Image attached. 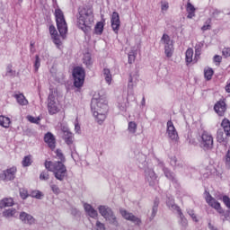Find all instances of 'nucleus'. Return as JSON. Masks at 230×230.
I'll list each match as a JSON object with an SVG mask.
<instances>
[{"mask_svg":"<svg viewBox=\"0 0 230 230\" xmlns=\"http://www.w3.org/2000/svg\"><path fill=\"white\" fill-rule=\"evenodd\" d=\"M94 23V13L91 5L78 8L77 26L86 35H91V28Z\"/></svg>","mask_w":230,"mask_h":230,"instance_id":"1","label":"nucleus"},{"mask_svg":"<svg viewBox=\"0 0 230 230\" xmlns=\"http://www.w3.org/2000/svg\"><path fill=\"white\" fill-rule=\"evenodd\" d=\"M91 107L97 123L102 125L107 118V112H109L107 100H105V97L101 96L100 93H95L92 99Z\"/></svg>","mask_w":230,"mask_h":230,"instance_id":"2","label":"nucleus"},{"mask_svg":"<svg viewBox=\"0 0 230 230\" xmlns=\"http://www.w3.org/2000/svg\"><path fill=\"white\" fill-rule=\"evenodd\" d=\"M45 168L51 172L57 181H60V182L67 179V167L62 162L46 161Z\"/></svg>","mask_w":230,"mask_h":230,"instance_id":"3","label":"nucleus"},{"mask_svg":"<svg viewBox=\"0 0 230 230\" xmlns=\"http://www.w3.org/2000/svg\"><path fill=\"white\" fill-rule=\"evenodd\" d=\"M137 78L139 75L137 74H130L128 77V99H123L122 101L119 102L118 107L119 111L122 112H127V107H128V100L131 98V102L136 100L134 96V87L137 85Z\"/></svg>","mask_w":230,"mask_h":230,"instance_id":"4","label":"nucleus"},{"mask_svg":"<svg viewBox=\"0 0 230 230\" xmlns=\"http://www.w3.org/2000/svg\"><path fill=\"white\" fill-rule=\"evenodd\" d=\"M54 15L59 35L62 37V39H66V35L67 34V22H66L64 12H62V9L57 8Z\"/></svg>","mask_w":230,"mask_h":230,"instance_id":"5","label":"nucleus"},{"mask_svg":"<svg viewBox=\"0 0 230 230\" xmlns=\"http://www.w3.org/2000/svg\"><path fill=\"white\" fill-rule=\"evenodd\" d=\"M199 143L200 148L204 150V152H209V150H213L214 146V140H213V135L209 133L208 131H203L198 139Z\"/></svg>","mask_w":230,"mask_h":230,"instance_id":"6","label":"nucleus"},{"mask_svg":"<svg viewBox=\"0 0 230 230\" xmlns=\"http://www.w3.org/2000/svg\"><path fill=\"white\" fill-rule=\"evenodd\" d=\"M99 213L109 222V224H111L112 226H115V227H118V218L114 215V212H112V208H109L108 206L101 205L98 207Z\"/></svg>","mask_w":230,"mask_h":230,"instance_id":"7","label":"nucleus"},{"mask_svg":"<svg viewBox=\"0 0 230 230\" xmlns=\"http://www.w3.org/2000/svg\"><path fill=\"white\" fill-rule=\"evenodd\" d=\"M74 85L80 89L85 82V70L82 66H76L73 70Z\"/></svg>","mask_w":230,"mask_h":230,"instance_id":"8","label":"nucleus"},{"mask_svg":"<svg viewBox=\"0 0 230 230\" xmlns=\"http://www.w3.org/2000/svg\"><path fill=\"white\" fill-rule=\"evenodd\" d=\"M162 44H164V54L168 58H172L173 55V43L168 34H164L161 39Z\"/></svg>","mask_w":230,"mask_h":230,"instance_id":"9","label":"nucleus"},{"mask_svg":"<svg viewBox=\"0 0 230 230\" xmlns=\"http://www.w3.org/2000/svg\"><path fill=\"white\" fill-rule=\"evenodd\" d=\"M166 134L169 139L173 141V143H177V141H179V133L177 132V129L175 128V126H173V122L172 120L167 121Z\"/></svg>","mask_w":230,"mask_h":230,"instance_id":"10","label":"nucleus"},{"mask_svg":"<svg viewBox=\"0 0 230 230\" xmlns=\"http://www.w3.org/2000/svg\"><path fill=\"white\" fill-rule=\"evenodd\" d=\"M205 199H206L207 204H208L210 208H213L214 209H216V211H217V213L219 214L224 213V208H222V207L220 206V202L215 199V198H213L211 194H209V192H206Z\"/></svg>","mask_w":230,"mask_h":230,"instance_id":"11","label":"nucleus"},{"mask_svg":"<svg viewBox=\"0 0 230 230\" xmlns=\"http://www.w3.org/2000/svg\"><path fill=\"white\" fill-rule=\"evenodd\" d=\"M17 173V167L13 166L6 170H4L2 172V181L8 182L9 181H13Z\"/></svg>","mask_w":230,"mask_h":230,"instance_id":"12","label":"nucleus"},{"mask_svg":"<svg viewBox=\"0 0 230 230\" xmlns=\"http://www.w3.org/2000/svg\"><path fill=\"white\" fill-rule=\"evenodd\" d=\"M120 215L125 218V220H128L129 222H132V224H135V226H141V218L134 216V214L121 208Z\"/></svg>","mask_w":230,"mask_h":230,"instance_id":"13","label":"nucleus"},{"mask_svg":"<svg viewBox=\"0 0 230 230\" xmlns=\"http://www.w3.org/2000/svg\"><path fill=\"white\" fill-rule=\"evenodd\" d=\"M19 219L22 224H26L27 226H33L36 224L37 219L31 214H28L24 211H22L19 215Z\"/></svg>","mask_w":230,"mask_h":230,"instance_id":"14","label":"nucleus"},{"mask_svg":"<svg viewBox=\"0 0 230 230\" xmlns=\"http://www.w3.org/2000/svg\"><path fill=\"white\" fill-rule=\"evenodd\" d=\"M146 181L149 183L150 186H155L157 184V175L152 168H146L145 170Z\"/></svg>","mask_w":230,"mask_h":230,"instance_id":"15","label":"nucleus"},{"mask_svg":"<svg viewBox=\"0 0 230 230\" xmlns=\"http://www.w3.org/2000/svg\"><path fill=\"white\" fill-rule=\"evenodd\" d=\"M146 181L149 183L150 186H155L157 184V175L152 168H146L145 170Z\"/></svg>","mask_w":230,"mask_h":230,"instance_id":"16","label":"nucleus"},{"mask_svg":"<svg viewBox=\"0 0 230 230\" xmlns=\"http://www.w3.org/2000/svg\"><path fill=\"white\" fill-rule=\"evenodd\" d=\"M111 22L114 33H118V31H119V26H121V21H119V13H118V12L112 13Z\"/></svg>","mask_w":230,"mask_h":230,"instance_id":"17","label":"nucleus"},{"mask_svg":"<svg viewBox=\"0 0 230 230\" xmlns=\"http://www.w3.org/2000/svg\"><path fill=\"white\" fill-rule=\"evenodd\" d=\"M48 111L49 114H57L58 112V107H57V102H55V95L50 93L49 95Z\"/></svg>","mask_w":230,"mask_h":230,"instance_id":"18","label":"nucleus"},{"mask_svg":"<svg viewBox=\"0 0 230 230\" xmlns=\"http://www.w3.org/2000/svg\"><path fill=\"white\" fill-rule=\"evenodd\" d=\"M214 111L218 116H224V114H226V111H227V104H226V101H217L214 105Z\"/></svg>","mask_w":230,"mask_h":230,"instance_id":"19","label":"nucleus"},{"mask_svg":"<svg viewBox=\"0 0 230 230\" xmlns=\"http://www.w3.org/2000/svg\"><path fill=\"white\" fill-rule=\"evenodd\" d=\"M62 132L65 143H66L68 146L73 145V140L75 139V137H73V133L69 130V128L63 127Z\"/></svg>","mask_w":230,"mask_h":230,"instance_id":"20","label":"nucleus"},{"mask_svg":"<svg viewBox=\"0 0 230 230\" xmlns=\"http://www.w3.org/2000/svg\"><path fill=\"white\" fill-rule=\"evenodd\" d=\"M44 141L47 143L48 146L50 147L51 150H55L56 140L55 136L51 132H48L44 136Z\"/></svg>","mask_w":230,"mask_h":230,"instance_id":"21","label":"nucleus"},{"mask_svg":"<svg viewBox=\"0 0 230 230\" xmlns=\"http://www.w3.org/2000/svg\"><path fill=\"white\" fill-rule=\"evenodd\" d=\"M84 209L88 217L91 218H96L98 217V211L93 208L91 204L84 203Z\"/></svg>","mask_w":230,"mask_h":230,"instance_id":"22","label":"nucleus"},{"mask_svg":"<svg viewBox=\"0 0 230 230\" xmlns=\"http://www.w3.org/2000/svg\"><path fill=\"white\" fill-rule=\"evenodd\" d=\"M2 216L4 217V218H13L17 217V209L13 208L4 209L2 212Z\"/></svg>","mask_w":230,"mask_h":230,"instance_id":"23","label":"nucleus"},{"mask_svg":"<svg viewBox=\"0 0 230 230\" xmlns=\"http://www.w3.org/2000/svg\"><path fill=\"white\" fill-rule=\"evenodd\" d=\"M13 206V199L12 198H4L0 200V209H4V208H12Z\"/></svg>","mask_w":230,"mask_h":230,"instance_id":"24","label":"nucleus"},{"mask_svg":"<svg viewBox=\"0 0 230 230\" xmlns=\"http://www.w3.org/2000/svg\"><path fill=\"white\" fill-rule=\"evenodd\" d=\"M13 98H15L17 103L19 105L24 106L28 105V101L26 100V97L22 93H15L13 95Z\"/></svg>","mask_w":230,"mask_h":230,"instance_id":"25","label":"nucleus"},{"mask_svg":"<svg viewBox=\"0 0 230 230\" xmlns=\"http://www.w3.org/2000/svg\"><path fill=\"white\" fill-rule=\"evenodd\" d=\"M163 172L166 179H168L169 181H172V182H177V178H175V173L170 171V169L164 167Z\"/></svg>","mask_w":230,"mask_h":230,"instance_id":"26","label":"nucleus"},{"mask_svg":"<svg viewBox=\"0 0 230 230\" xmlns=\"http://www.w3.org/2000/svg\"><path fill=\"white\" fill-rule=\"evenodd\" d=\"M221 127L224 129V132L226 133V136L227 137H230V121L227 119H224L221 123Z\"/></svg>","mask_w":230,"mask_h":230,"instance_id":"27","label":"nucleus"},{"mask_svg":"<svg viewBox=\"0 0 230 230\" xmlns=\"http://www.w3.org/2000/svg\"><path fill=\"white\" fill-rule=\"evenodd\" d=\"M179 215V224L183 227V229H186L188 227V219L184 217V214H182L181 210H179L178 212Z\"/></svg>","mask_w":230,"mask_h":230,"instance_id":"28","label":"nucleus"},{"mask_svg":"<svg viewBox=\"0 0 230 230\" xmlns=\"http://www.w3.org/2000/svg\"><path fill=\"white\" fill-rule=\"evenodd\" d=\"M186 10L188 13L187 18L193 19V17H195V6H193V4H191V3L189 2L187 4Z\"/></svg>","mask_w":230,"mask_h":230,"instance_id":"29","label":"nucleus"},{"mask_svg":"<svg viewBox=\"0 0 230 230\" xmlns=\"http://www.w3.org/2000/svg\"><path fill=\"white\" fill-rule=\"evenodd\" d=\"M12 121L10 120V118L4 117L3 115L0 116V126L4 127V128H8L10 127V124Z\"/></svg>","mask_w":230,"mask_h":230,"instance_id":"30","label":"nucleus"},{"mask_svg":"<svg viewBox=\"0 0 230 230\" xmlns=\"http://www.w3.org/2000/svg\"><path fill=\"white\" fill-rule=\"evenodd\" d=\"M185 60L187 66L193 62V49H188L185 52Z\"/></svg>","mask_w":230,"mask_h":230,"instance_id":"31","label":"nucleus"},{"mask_svg":"<svg viewBox=\"0 0 230 230\" xmlns=\"http://www.w3.org/2000/svg\"><path fill=\"white\" fill-rule=\"evenodd\" d=\"M103 76L106 83H108L109 85L112 83V75H111V70L109 68L103 69Z\"/></svg>","mask_w":230,"mask_h":230,"instance_id":"32","label":"nucleus"},{"mask_svg":"<svg viewBox=\"0 0 230 230\" xmlns=\"http://www.w3.org/2000/svg\"><path fill=\"white\" fill-rule=\"evenodd\" d=\"M32 163H33V160H32V157L31 155L24 156L22 161V164L23 168L31 166Z\"/></svg>","mask_w":230,"mask_h":230,"instance_id":"33","label":"nucleus"},{"mask_svg":"<svg viewBox=\"0 0 230 230\" xmlns=\"http://www.w3.org/2000/svg\"><path fill=\"white\" fill-rule=\"evenodd\" d=\"M167 206L169 209H172V211H177V213L181 211V208H179V206L175 204V201H173V199H169V200L167 201Z\"/></svg>","mask_w":230,"mask_h":230,"instance_id":"34","label":"nucleus"},{"mask_svg":"<svg viewBox=\"0 0 230 230\" xmlns=\"http://www.w3.org/2000/svg\"><path fill=\"white\" fill-rule=\"evenodd\" d=\"M158 208H159V199H155L154 201L153 208H152L151 219L155 218V215H157Z\"/></svg>","mask_w":230,"mask_h":230,"instance_id":"35","label":"nucleus"},{"mask_svg":"<svg viewBox=\"0 0 230 230\" xmlns=\"http://www.w3.org/2000/svg\"><path fill=\"white\" fill-rule=\"evenodd\" d=\"M128 130L129 134H136L137 132V124L135 121L128 122Z\"/></svg>","mask_w":230,"mask_h":230,"instance_id":"36","label":"nucleus"},{"mask_svg":"<svg viewBox=\"0 0 230 230\" xmlns=\"http://www.w3.org/2000/svg\"><path fill=\"white\" fill-rule=\"evenodd\" d=\"M217 143H226V136L224 135V130L218 129L217 133Z\"/></svg>","mask_w":230,"mask_h":230,"instance_id":"37","label":"nucleus"},{"mask_svg":"<svg viewBox=\"0 0 230 230\" xmlns=\"http://www.w3.org/2000/svg\"><path fill=\"white\" fill-rule=\"evenodd\" d=\"M56 155L59 161H55L54 163H62L63 164L66 163V156H64V154H62V150L57 149Z\"/></svg>","mask_w":230,"mask_h":230,"instance_id":"38","label":"nucleus"},{"mask_svg":"<svg viewBox=\"0 0 230 230\" xmlns=\"http://www.w3.org/2000/svg\"><path fill=\"white\" fill-rule=\"evenodd\" d=\"M94 33L96 35H102L103 33V22H99L96 23L94 28Z\"/></svg>","mask_w":230,"mask_h":230,"instance_id":"39","label":"nucleus"},{"mask_svg":"<svg viewBox=\"0 0 230 230\" xmlns=\"http://www.w3.org/2000/svg\"><path fill=\"white\" fill-rule=\"evenodd\" d=\"M214 71L213 68H205L204 69V76L206 78V80H211V78H213V75H214Z\"/></svg>","mask_w":230,"mask_h":230,"instance_id":"40","label":"nucleus"},{"mask_svg":"<svg viewBox=\"0 0 230 230\" xmlns=\"http://www.w3.org/2000/svg\"><path fill=\"white\" fill-rule=\"evenodd\" d=\"M202 48H204V43L199 42V43L196 44V46H195V57H200Z\"/></svg>","mask_w":230,"mask_h":230,"instance_id":"41","label":"nucleus"},{"mask_svg":"<svg viewBox=\"0 0 230 230\" xmlns=\"http://www.w3.org/2000/svg\"><path fill=\"white\" fill-rule=\"evenodd\" d=\"M208 30H211V18H208L201 27L202 31H208Z\"/></svg>","mask_w":230,"mask_h":230,"instance_id":"42","label":"nucleus"},{"mask_svg":"<svg viewBox=\"0 0 230 230\" xmlns=\"http://www.w3.org/2000/svg\"><path fill=\"white\" fill-rule=\"evenodd\" d=\"M84 64L89 67L93 66V59L91 58V54H85L84 57Z\"/></svg>","mask_w":230,"mask_h":230,"instance_id":"43","label":"nucleus"},{"mask_svg":"<svg viewBox=\"0 0 230 230\" xmlns=\"http://www.w3.org/2000/svg\"><path fill=\"white\" fill-rule=\"evenodd\" d=\"M52 39L54 44H56L57 48L60 49V48H62V41L60 40V38H58V35L53 36Z\"/></svg>","mask_w":230,"mask_h":230,"instance_id":"44","label":"nucleus"},{"mask_svg":"<svg viewBox=\"0 0 230 230\" xmlns=\"http://www.w3.org/2000/svg\"><path fill=\"white\" fill-rule=\"evenodd\" d=\"M40 181H49V172L48 171H43L40 174Z\"/></svg>","mask_w":230,"mask_h":230,"instance_id":"45","label":"nucleus"},{"mask_svg":"<svg viewBox=\"0 0 230 230\" xmlns=\"http://www.w3.org/2000/svg\"><path fill=\"white\" fill-rule=\"evenodd\" d=\"M39 67H40V58H39V55H36L34 62V69L36 73L39 71Z\"/></svg>","mask_w":230,"mask_h":230,"instance_id":"46","label":"nucleus"},{"mask_svg":"<svg viewBox=\"0 0 230 230\" xmlns=\"http://www.w3.org/2000/svg\"><path fill=\"white\" fill-rule=\"evenodd\" d=\"M28 121L31 123H35L36 125H39V121H40V118H35L33 116H28L27 117Z\"/></svg>","mask_w":230,"mask_h":230,"instance_id":"47","label":"nucleus"},{"mask_svg":"<svg viewBox=\"0 0 230 230\" xmlns=\"http://www.w3.org/2000/svg\"><path fill=\"white\" fill-rule=\"evenodd\" d=\"M43 196L44 195L40 192V190L32 191L31 193V197L38 199H42Z\"/></svg>","mask_w":230,"mask_h":230,"instance_id":"48","label":"nucleus"},{"mask_svg":"<svg viewBox=\"0 0 230 230\" xmlns=\"http://www.w3.org/2000/svg\"><path fill=\"white\" fill-rule=\"evenodd\" d=\"M49 33H50L52 38L58 35V32L57 31V29L53 25L49 26Z\"/></svg>","mask_w":230,"mask_h":230,"instance_id":"49","label":"nucleus"},{"mask_svg":"<svg viewBox=\"0 0 230 230\" xmlns=\"http://www.w3.org/2000/svg\"><path fill=\"white\" fill-rule=\"evenodd\" d=\"M223 202L228 209H230V198L228 196H223Z\"/></svg>","mask_w":230,"mask_h":230,"instance_id":"50","label":"nucleus"},{"mask_svg":"<svg viewBox=\"0 0 230 230\" xmlns=\"http://www.w3.org/2000/svg\"><path fill=\"white\" fill-rule=\"evenodd\" d=\"M222 55H223V57H225V58H229L230 57V48L223 49Z\"/></svg>","mask_w":230,"mask_h":230,"instance_id":"51","label":"nucleus"},{"mask_svg":"<svg viewBox=\"0 0 230 230\" xmlns=\"http://www.w3.org/2000/svg\"><path fill=\"white\" fill-rule=\"evenodd\" d=\"M188 215H190V217H191L192 220L194 222H199V219H197V215H195V212L191 209L188 210Z\"/></svg>","mask_w":230,"mask_h":230,"instance_id":"52","label":"nucleus"},{"mask_svg":"<svg viewBox=\"0 0 230 230\" xmlns=\"http://www.w3.org/2000/svg\"><path fill=\"white\" fill-rule=\"evenodd\" d=\"M50 188H51L53 193H55L56 195H58V193H60V188H58L57 185L52 184V185H50Z\"/></svg>","mask_w":230,"mask_h":230,"instance_id":"53","label":"nucleus"},{"mask_svg":"<svg viewBox=\"0 0 230 230\" xmlns=\"http://www.w3.org/2000/svg\"><path fill=\"white\" fill-rule=\"evenodd\" d=\"M20 197H22L23 200L28 199V190H20Z\"/></svg>","mask_w":230,"mask_h":230,"instance_id":"54","label":"nucleus"},{"mask_svg":"<svg viewBox=\"0 0 230 230\" xmlns=\"http://www.w3.org/2000/svg\"><path fill=\"white\" fill-rule=\"evenodd\" d=\"M221 215H223V222H226V220H230V211H226V212H224L222 213Z\"/></svg>","mask_w":230,"mask_h":230,"instance_id":"55","label":"nucleus"},{"mask_svg":"<svg viewBox=\"0 0 230 230\" xmlns=\"http://www.w3.org/2000/svg\"><path fill=\"white\" fill-rule=\"evenodd\" d=\"M226 165L230 166V149H228L226 155Z\"/></svg>","mask_w":230,"mask_h":230,"instance_id":"56","label":"nucleus"},{"mask_svg":"<svg viewBox=\"0 0 230 230\" xmlns=\"http://www.w3.org/2000/svg\"><path fill=\"white\" fill-rule=\"evenodd\" d=\"M97 230H105V225L100 221L96 222Z\"/></svg>","mask_w":230,"mask_h":230,"instance_id":"57","label":"nucleus"},{"mask_svg":"<svg viewBox=\"0 0 230 230\" xmlns=\"http://www.w3.org/2000/svg\"><path fill=\"white\" fill-rule=\"evenodd\" d=\"M134 60H136V56L134 54L128 55V64H133Z\"/></svg>","mask_w":230,"mask_h":230,"instance_id":"58","label":"nucleus"},{"mask_svg":"<svg viewBox=\"0 0 230 230\" xmlns=\"http://www.w3.org/2000/svg\"><path fill=\"white\" fill-rule=\"evenodd\" d=\"M214 62H216L217 64H220V62H222V57L218 56V55H216L214 57Z\"/></svg>","mask_w":230,"mask_h":230,"instance_id":"59","label":"nucleus"},{"mask_svg":"<svg viewBox=\"0 0 230 230\" xmlns=\"http://www.w3.org/2000/svg\"><path fill=\"white\" fill-rule=\"evenodd\" d=\"M168 8H169L168 3H164V4H162V10H163V12H166V10H168Z\"/></svg>","mask_w":230,"mask_h":230,"instance_id":"60","label":"nucleus"},{"mask_svg":"<svg viewBox=\"0 0 230 230\" xmlns=\"http://www.w3.org/2000/svg\"><path fill=\"white\" fill-rule=\"evenodd\" d=\"M171 164H172V166H176V164H177V158L176 157L171 158Z\"/></svg>","mask_w":230,"mask_h":230,"instance_id":"61","label":"nucleus"},{"mask_svg":"<svg viewBox=\"0 0 230 230\" xmlns=\"http://www.w3.org/2000/svg\"><path fill=\"white\" fill-rule=\"evenodd\" d=\"M71 215H74V217H76V215H78V209L72 208L71 209Z\"/></svg>","mask_w":230,"mask_h":230,"instance_id":"62","label":"nucleus"},{"mask_svg":"<svg viewBox=\"0 0 230 230\" xmlns=\"http://www.w3.org/2000/svg\"><path fill=\"white\" fill-rule=\"evenodd\" d=\"M138 155L142 159V160H140L141 163H145V161H146V156L145 155L139 154Z\"/></svg>","mask_w":230,"mask_h":230,"instance_id":"63","label":"nucleus"},{"mask_svg":"<svg viewBox=\"0 0 230 230\" xmlns=\"http://www.w3.org/2000/svg\"><path fill=\"white\" fill-rule=\"evenodd\" d=\"M75 132H80V124L79 123H75Z\"/></svg>","mask_w":230,"mask_h":230,"instance_id":"64","label":"nucleus"}]
</instances>
